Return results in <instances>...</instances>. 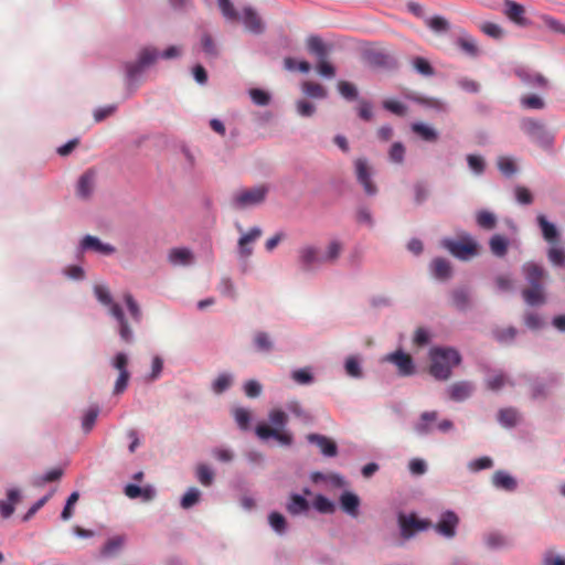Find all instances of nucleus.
Instances as JSON below:
<instances>
[{"mask_svg":"<svg viewBox=\"0 0 565 565\" xmlns=\"http://www.w3.org/2000/svg\"><path fill=\"white\" fill-rule=\"evenodd\" d=\"M268 422L273 428H270L267 423L259 422L255 426V435L262 441L274 439L284 447L292 446L294 435L286 429L288 425V415L282 409L275 408L268 413Z\"/></svg>","mask_w":565,"mask_h":565,"instance_id":"obj_1","label":"nucleus"},{"mask_svg":"<svg viewBox=\"0 0 565 565\" xmlns=\"http://www.w3.org/2000/svg\"><path fill=\"white\" fill-rule=\"evenodd\" d=\"M94 295L97 301L108 308L109 315L116 321V331L120 340L125 343H132L135 341V333L125 316V312L119 303L114 301L109 289L104 285L94 286Z\"/></svg>","mask_w":565,"mask_h":565,"instance_id":"obj_2","label":"nucleus"},{"mask_svg":"<svg viewBox=\"0 0 565 565\" xmlns=\"http://www.w3.org/2000/svg\"><path fill=\"white\" fill-rule=\"evenodd\" d=\"M430 375L438 381H447L452 375V369L462 361L460 352L452 347H434L429 351Z\"/></svg>","mask_w":565,"mask_h":565,"instance_id":"obj_3","label":"nucleus"},{"mask_svg":"<svg viewBox=\"0 0 565 565\" xmlns=\"http://www.w3.org/2000/svg\"><path fill=\"white\" fill-rule=\"evenodd\" d=\"M158 60V50L147 46L140 50L137 60L134 62H126L125 67V83L126 89L132 94L139 87L145 71Z\"/></svg>","mask_w":565,"mask_h":565,"instance_id":"obj_4","label":"nucleus"},{"mask_svg":"<svg viewBox=\"0 0 565 565\" xmlns=\"http://www.w3.org/2000/svg\"><path fill=\"white\" fill-rule=\"evenodd\" d=\"M521 131L539 148L547 153H554L555 132L550 130L542 119L523 117L520 120Z\"/></svg>","mask_w":565,"mask_h":565,"instance_id":"obj_5","label":"nucleus"},{"mask_svg":"<svg viewBox=\"0 0 565 565\" xmlns=\"http://www.w3.org/2000/svg\"><path fill=\"white\" fill-rule=\"evenodd\" d=\"M268 193V184H259L236 191L231 196L230 206L235 211H245L256 207L266 201Z\"/></svg>","mask_w":565,"mask_h":565,"instance_id":"obj_6","label":"nucleus"},{"mask_svg":"<svg viewBox=\"0 0 565 565\" xmlns=\"http://www.w3.org/2000/svg\"><path fill=\"white\" fill-rule=\"evenodd\" d=\"M441 246L459 260H469L479 254V244L470 235L465 234L459 239L444 238Z\"/></svg>","mask_w":565,"mask_h":565,"instance_id":"obj_7","label":"nucleus"},{"mask_svg":"<svg viewBox=\"0 0 565 565\" xmlns=\"http://www.w3.org/2000/svg\"><path fill=\"white\" fill-rule=\"evenodd\" d=\"M116 247L109 243L103 242L98 236L85 234L78 242L75 248L76 258L86 254L94 253L98 256H113L116 253Z\"/></svg>","mask_w":565,"mask_h":565,"instance_id":"obj_8","label":"nucleus"},{"mask_svg":"<svg viewBox=\"0 0 565 565\" xmlns=\"http://www.w3.org/2000/svg\"><path fill=\"white\" fill-rule=\"evenodd\" d=\"M562 375L557 372H547L542 377L530 379L531 398L534 401L545 399L550 390L561 383Z\"/></svg>","mask_w":565,"mask_h":565,"instance_id":"obj_9","label":"nucleus"},{"mask_svg":"<svg viewBox=\"0 0 565 565\" xmlns=\"http://www.w3.org/2000/svg\"><path fill=\"white\" fill-rule=\"evenodd\" d=\"M397 523L401 536L405 540L412 539L416 532H423L430 527V521L419 519L415 513L405 514L399 512L397 515Z\"/></svg>","mask_w":565,"mask_h":565,"instance_id":"obj_10","label":"nucleus"},{"mask_svg":"<svg viewBox=\"0 0 565 565\" xmlns=\"http://www.w3.org/2000/svg\"><path fill=\"white\" fill-rule=\"evenodd\" d=\"M381 361L395 365L397 369V375L401 377H409L415 375L417 372L413 358L402 349L385 354Z\"/></svg>","mask_w":565,"mask_h":565,"instance_id":"obj_11","label":"nucleus"},{"mask_svg":"<svg viewBox=\"0 0 565 565\" xmlns=\"http://www.w3.org/2000/svg\"><path fill=\"white\" fill-rule=\"evenodd\" d=\"M363 58L365 63L374 68V70H383V71H396L398 70V62L397 58L382 50H365L363 52Z\"/></svg>","mask_w":565,"mask_h":565,"instance_id":"obj_12","label":"nucleus"},{"mask_svg":"<svg viewBox=\"0 0 565 565\" xmlns=\"http://www.w3.org/2000/svg\"><path fill=\"white\" fill-rule=\"evenodd\" d=\"M354 172L358 183L363 188L367 196H375L379 192L372 180V169L366 158L361 157L354 160Z\"/></svg>","mask_w":565,"mask_h":565,"instance_id":"obj_13","label":"nucleus"},{"mask_svg":"<svg viewBox=\"0 0 565 565\" xmlns=\"http://www.w3.org/2000/svg\"><path fill=\"white\" fill-rule=\"evenodd\" d=\"M459 516L452 510H446L440 513L436 524L431 525L434 530L445 539H454L457 534Z\"/></svg>","mask_w":565,"mask_h":565,"instance_id":"obj_14","label":"nucleus"},{"mask_svg":"<svg viewBox=\"0 0 565 565\" xmlns=\"http://www.w3.org/2000/svg\"><path fill=\"white\" fill-rule=\"evenodd\" d=\"M298 262L300 269L303 273H312L319 265L322 264L321 255L316 246H303L298 252Z\"/></svg>","mask_w":565,"mask_h":565,"instance_id":"obj_15","label":"nucleus"},{"mask_svg":"<svg viewBox=\"0 0 565 565\" xmlns=\"http://www.w3.org/2000/svg\"><path fill=\"white\" fill-rule=\"evenodd\" d=\"M97 173L94 169H88L82 173L77 180L75 194L82 201H87L92 198L96 186Z\"/></svg>","mask_w":565,"mask_h":565,"instance_id":"obj_16","label":"nucleus"},{"mask_svg":"<svg viewBox=\"0 0 565 565\" xmlns=\"http://www.w3.org/2000/svg\"><path fill=\"white\" fill-rule=\"evenodd\" d=\"M535 221L543 239L548 244V246L553 244H562V233L555 223L547 220L544 214H539Z\"/></svg>","mask_w":565,"mask_h":565,"instance_id":"obj_17","label":"nucleus"},{"mask_svg":"<svg viewBox=\"0 0 565 565\" xmlns=\"http://www.w3.org/2000/svg\"><path fill=\"white\" fill-rule=\"evenodd\" d=\"M306 439L309 444L316 445L323 457L333 458L339 452L337 443L328 436L311 433L306 436Z\"/></svg>","mask_w":565,"mask_h":565,"instance_id":"obj_18","label":"nucleus"},{"mask_svg":"<svg viewBox=\"0 0 565 565\" xmlns=\"http://www.w3.org/2000/svg\"><path fill=\"white\" fill-rule=\"evenodd\" d=\"M340 509L349 516L355 519L360 514L361 499L350 490H344L339 497Z\"/></svg>","mask_w":565,"mask_h":565,"instance_id":"obj_19","label":"nucleus"},{"mask_svg":"<svg viewBox=\"0 0 565 565\" xmlns=\"http://www.w3.org/2000/svg\"><path fill=\"white\" fill-rule=\"evenodd\" d=\"M475 392V384L470 381H459L447 387L449 399L456 403L467 401Z\"/></svg>","mask_w":565,"mask_h":565,"instance_id":"obj_20","label":"nucleus"},{"mask_svg":"<svg viewBox=\"0 0 565 565\" xmlns=\"http://www.w3.org/2000/svg\"><path fill=\"white\" fill-rule=\"evenodd\" d=\"M242 21L245 29L255 35H259L265 32V24L262 18L252 7H245L243 9Z\"/></svg>","mask_w":565,"mask_h":565,"instance_id":"obj_21","label":"nucleus"},{"mask_svg":"<svg viewBox=\"0 0 565 565\" xmlns=\"http://www.w3.org/2000/svg\"><path fill=\"white\" fill-rule=\"evenodd\" d=\"M437 418L438 413L436 411L422 413L418 420L413 425L416 435L420 437L430 435L434 431Z\"/></svg>","mask_w":565,"mask_h":565,"instance_id":"obj_22","label":"nucleus"},{"mask_svg":"<svg viewBox=\"0 0 565 565\" xmlns=\"http://www.w3.org/2000/svg\"><path fill=\"white\" fill-rule=\"evenodd\" d=\"M503 6V13L513 23L520 26H527L531 24V22L524 17L525 9L521 3H518L513 0H505Z\"/></svg>","mask_w":565,"mask_h":565,"instance_id":"obj_23","label":"nucleus"},{"mask_svg":"<svg viewBox=\"0 0 565 565\" xmlns=\"http://www.w3.org/2000/svg\"><path fill=\"white\" fill-rule=\"evenodd\" d=\"M522 274L531 287H537L543 286L542 279L545 277L546 271L543 266L534 262H527L522 265Z\"/></svg>","mask_w":565,"mask_h":565,"instance_id":"obj_24","label":"nucleus"},{"mask_svg":"<svg viewBox=\"0 0 565 565\" xmlns=\"http://www.w3.org/2000/svg\"><path fill=\"white\" fill-rule=\"evenodd\" d=\"M124 493L129 499L140 498L145 502L152 501L157 495V491L153 486L146 484L143 487H140L136 483L126 484L124 488Z\"/></svg>","mask_w":565,"mask_h":565,"instance_id":"obj_25","label":"nucleus"},{"mask_svg":"<svg viewBox=\"0 0 565 565\" xmlns=\"http://www.w3.org/2000/svg\"><path fill=\"white\" fill-rule=\"evenodd\" d=\"M492 486L498 490L514 492L518 489V480L505 470H497L491 478Z\"/></svg>","mask_w":565,"mask_h":565,"instance_id":"obj_26","label":"nucleus"},{"mask_svg":"<svg viewBox=\"0 0 565 565\" xmlns=\"http://www.w3.org/2000/svg\"><path fill=\"white\" fill-rule=\"evenodd\" d=\"M451 303L459 311H467L471 302V289L468 286H459L450 292Z\"/></svg>","mask_w":565,"mask_h":565,"instance_id":"obj_27","label":"nucleus"},{"mask_svg":"<svg viewBox=\"0 0 565 565\" xmlns=\"http://www.w3.org/2000/svg\"><path fill=\"white\" fill-rule=\"evenodd\" d=\"M429 268L431 271V275L437 280H448L452 276V267L448 259L443 257H435L430 264Z\"/></svg>","mask_w":565,"mask_h":565,"instance_id":"obj_28","label":"nucleus"},{"mask_svg":"<svg viewBox=\"0 0 565 565\" xmlns=\"http://www.w3.org/2000/svg\"><path fill=\"white\" fill-rule=\"evenodd\" d=\"M21 491L17 488L7 490V499L0 500V515L3 519H9L15 510V504L21 500Z\"/></svg>","mask_w":565,"mask_h":565,"instance_id":"obj_29","label":"nucleus"},{"mask_svg":"<svg viewBox=\"0 0 565 565\" xmlns=\"http://www.w3.org/2000/svg\"><path fill=\"white\" fill-rule=\"evenodd\" d=\"M286 510L291 515L307 514L310 510V503L302 494L291 493Z\"/></svg>","mask_w":565,"mask_h":565,"instance_id":"obj_30","label":"nucleus"},{"mask_svg":"<svg viewBox=\"0 0 565 565\" xmlns=\"http://www.w3.org/2000/svg\"><path fill=\"white\" fill-rule=\"evenodd\" d=\"M331 49V45L326 44L319 35H310L307 39V50L317 60L328 58Z\"/></svg>","mask_w":565,"mask_h":565,"instance_id":"obj_31","label":"nucleus"},{"mask_svg":"<svg viewBox=\"0 0 565 565\" xmlns=\"http://www.w3.org/2000/svg\"><path fill=\"white\" fill-rule=\"evenodd\" d=\"M456 46L467 56L477 57L480 54L477 41L467 32H462L455 42Z\"/></svg>","mask_w":565,"mask_h":565,"instance_id":"obj_32","label":"nucleus"},{"mask_svg":"<svg viewBox=\"0 0 565 565\" xmlns=\"http://www.w3.org/2000/svg\"><path fill=\"white\" fill-rule=\"evenodd\" d=\"M168 260L173 266H189L193 263L194 255L186 247H175L169 252Z\"/></svg>","mask_w":565,"mask_h":565,"instance_id":"obj_33","label":"nucleus"},{"mask_svg":"<svg viewBox=\"0 0 565 565\" xmlns=\"http://www.w3.org/2000/svg\"><path fill=\"white\" fill-rule=\"evenodd\" d=\"M515 75L527 86L541 88L547 86V79L540 73H531L525 68H516Z\"/></svg>","mask_w":565,"mask_h":565,"instance_id":"obj_34","label":"nucleus"},{"mask_svg":"<svg viewBox=\"0 0 565 565\" xmlns=\"http://www.w3.org/2000/svg\"><path fill=\"white\" fill-rule=\"evenodd\" d=\"M343 367L349 377L356 380L364 377L362 358L358 354L347 356L343 363Z\"/></svg>","mask_w":565,"mask_h":565,"instance_id":"obj_35","label":"nucleus"},{"mask_svg":"<svg viewBox=\"0 0 565 565\" xmlns=\"http://www.w3.org/2000/svg\"><path fill=\"white\" fill-rule=\"evenodd\" d=\"M520 415L516 408H500L497 414L498 423L504 428H514L519 424Z\"/></svg>","mask_w":565,"mask_h":565,"instance_id":"obj_36","label":"nucleus"},{"mask_svg":"<svg viewBox=\"0 0 565 565\" xmlns=\"http://www.w3.org/2000/svg\"><path fill=\"white\" fill-rule=\"evenodd\" d=\"M411 129L426 142H435L439 137V134L435 128L422 121L413 122L411 125Z\"/></svg>","mask_w":565,"mask_h":565,"instance_id":"obj_37","label":"nucleus"},{"mask_svg":"<svg viewBox=\"0 0 565 565\" xmlns=\"http://www.w3.org/2000/svg\"><path fill=\"white\" fill-rule=\"evenodd\" d=\"M64 475V470L61 467H56L47 470L42 475H36L32 478V486L36 488L44 487L46 483L58 481Z\"/></svg>","mask_w":565,"mask_h":565,"instance_id":"obj_38","label":"nucleus"},{"mask_svg":"<svg viewBox=\"0 0 565 565\" xmlns=\"http://www.w3.org/2000/svg\"><path fill=\"white\" fill-rule=\"evenodd\" d=\"M519 330L515 327L495 328L492 330L493 339L502 345H512Z\"/></svg>","mask_w":565,"mask_h":565,"instance_id":"obj_39","label":"nucleus"},{"mask_svg":"<svg viewBox=\"0 0 565 565\" xmlns=\"http://www.w3.org/2000/svg\"><path fill=\"white\" fill-rule=\"evenodd\" d=\"M526 305L531 307L541 306L545 302L544 286L531 287L522 291Z\"/></svg>","mask_w":565,"mask_h":565,"instance_id":"obj_40","label":"nucleus"},{"mask_svg":"<svg viewBox=\"0 0 565 565\" xmlns=\"http://www.w3.org/2000/svg\"><path fill=\"white\" fill-rule=\"evenodd\" d=\"M467 166L475 177H481L487 169L486 159L481 154L469 153L466 156Z\"/></svg>","mask_w":565,"mask_h":565,"instance_id":"obj_41","label":"nucleus"},{"mask_svg":"<svg viewBox=\"0 0 565 565\" xmlns=\"http://www.w3.org/2000/svg\"><path fill=\"white\" fill-rule=\"evenodd\" d=\"M200 45H201L202 52L204 53V55L207 58L214 60V58L218 57L220 51L217 49V45H216L214 39L212 38V35L210 33H207V32L202 33L201 39H200Z\"/></svg>","mask_w":565,"mask_h":565,"instance_id":"obj_42","label":"nucleus"},{"mask_svg":"<svg viewBox=\"0 0 565 565\" xmlns=\"http://www.w3.org/2000/svg\"><path fill=\"white\" fill-rule=\"evenodd\" d=\"M489 246L494 256L504 257L508 253L509 239L502 235L494 234L490 237Z\"/></svg>","mask_w":565,"mask_h":565,"instance_id":"obj_43","label":"nucleus"},{"mask_svg":"<svg viewBox=\"0 0 565 565\" xmlns=\"http://www.w3.org/2000/svg\"><path fill=\"white\" fill-rule=\"evenodd\" d=\"M312 507L316 511L322 514H332L337 510L334 501L321 493L315 497Z\"/></svg>","mask_w":565,"mask_h":565,"instance_id":"obj_44","label":"nucleus"},{"mask_svg":"<svg viewBox=\"0 0 565 565\" xmlns=\"http://www.w3.org/2000/svg\"><path fill=\"white\" fill-rule=\"evenodd\" d=\"M233 384V375L228 372H223L212 382L211 388L214 394L221 395L225 393Z\"/></svg>","mask_w":565,"mask_h":565,"instance_id":"obj_45","label":"nucleus"},{"mask_svg":"<svg viewBox=\"0 0 565 565\" xmlns=\"http://www.w3.org/2000/svg\"><path fill=\"white\" fill-rule=\"evenodd\" d=\"M201 498L202 492L198 488L191 487L181 497L180 507L184 510H190L201 501Z\"/></svg>","mask_w":565,"mask_h":565,"instance_id":"obj_46","label":"nucleus"},{"mask_svg":"<svg viewBox=\"0 0 565 565\" xmlns=\"http://www.w3.org/2000/svg\"><path fill=\"white\" fill-rule=\"evenodd\" d=\"M547 258L553 266L565 267V247L561 244L550 245L547 248Z\"/></svg>","mask_w":565,"mask_h":565,"instance_id":"obj_47","label":"nucleus"},{"mask_svg":"<svg viewBox=\"0 0 565 565\" xmlns=\"http://www.w3.org/2000/svg\"><path fill=\"white\" fill-rule=\"evenodd\" d=\"M195 477L203 487H211L215 479V473L206 463L198 465L195 469Z\"/></svg>","mask_w":565,"mask_h":565,"instance_id":"obj_48","label":"nucleus"},{"mask_svg":"<svg viewBox=\"0 0 565 565\" xmlns=\"http://www.w3.org/2000/svg\"><path fill=\"white\" fill-rule=\"evenodd\" d=\"M124 542H125V540L120 535L109 539L102 547L100 555L103 557L115 556L121 550Z\"/></svg>","mask_w":565,"mask_h":565,"instance_id":"obj_49","label":"nucleus"},{"mask_svg":"<svg viewBox=\"0 0 565 565\" xmlns=\"http://www.w3.org/2000/svg\"><path fill=\"white\" fill-rule=\"evenodd\" d=\"M124 300L127 307V310L131 317L132 322L136 324H139L142 320V311L137 302V300L134 298V296L129 292L124 295Z\"/></svg>","mask_w":565,"mask_h":565,"instance_id":"obj_50","label":"nucleus"},{"mask_svg":"<svg viewBox=\"0 0 565 565\" xmlns=\"http://www.w3.org/2000/svg\"><path fill=\"white\" fill-rule=\"evenodd\" d=\"M99 412V406L93 405L84 413L82 417V429L85 434L90 433L92 429L94 428Z\"/></svg>","mask_w":565,"mask_h":565,"instance_id":"obj_51","label":"nucleus"},{"mask_svg":"<svg viewBox=\"0 0 565 565\" xmlns=\"http://www.w3.org/2000/svg\"><path fill=\"white\" fill-rule=\"evenodd\" d=\"M268 523L278 535H284L287 532V520L280 512H270L268 514Z\"/></svg>","mask_w":565,"mask_h":565,"instance_id":"obj_52","label":"nucleus"},{"mask_svg":"<svg viewBox=\"0 0 565 565\" xmlns=\"http://www.w3.org/2000/svg\"><path fill=\"white\" fill-rule=\"evenodd\" d=\"M253 343L258 352L268 353L274 349V343L269 334L265 331H258L255 333Z\"/></svg>","mask_w":565,"mask_h":565,"instance_id":"obj_53","label":"nucleus"},{"mask_svg":"<svg viewBox=\"0 0 565 565\" xmlns=\"http://www.w3.org/2000/svg\"><path fill=\"white\" fill-rule=\"evenodd\" d=\"M234 419L238 426V428L243 431H247L250 428L252 414L245 407H236L233 411Z\"/></svg>","mask_w":565,"mask_h":565,"instance_id":"obj_54","label":"nucleus"},{"mask_svg":"<svg viewBox=\"0 0 565 565\" xmlns=\"http://www.w3.org/2000/svg\"><path fill=\"white\" fill-rule=\"evenodd\" d=\"M476 222L483 230H493L497 225V216L490 211L480 210L476 214Z\"/></svg>","mask_w":565,"mask_h":565,"instance_id":"obj_55","label":"nucleus"},{"mask_svg":"<svg viewBox=\"0 0 565 565\" xmlns=\"http://www.w3.org/2000/svg\"><path fill=\"white\" fill-rule=\"evenodd\" d=\"M290 377L299 385H310L315 382L312 370L309 366L291 371Z\"/></svg>","mask_w":565,"mask_h":565,"instance_id":"obj_56","label":"nucleus"},{"mask_svg":"<svg viewBox=\"0 0 565 565\" xmlns=\"http://www.w3.org/2000/svg\"><path fill=\"white\" fill-rule=\"evenodd\" d=\"M412 65H413V68L415 70V72L423 76L430 77V76L435 75V68L433 67L430 62L425 57H422V56L414 57L412 60Z\"/></svg>","mask_w":565,"mask_h":565,"instance_id":"obj_57","label":"nucleus"},{"mask_svg":"<svg viewBox=\"0 0 565 565\" xmlns=\"http://www.w3.org/2000/svg\"><path fill=\"white\" fill-rule=\"evenodd\" d=\"M286 408L301 422L309 424L312 422V416L302 407L300 402L294 399L286 403Z\"/></svg>","mask_w":565,"mask_h":565,"instance_id":"obj_58","label":"nucleus"},{"mask_svg":"<svg viewBox=\"0 0 565 565\" xmlns=\"http://www.w3.org/2000/svg\"><path fill=\"white\" fill-rule=\"evenodd\" d=\"M415 205H423L430 195L429 186L424 181H418L413 185Z\"/></svg>","mask_w":565,"mask_h":565,"instance_id":"obj_59","label":"nucleus"},{"mask_svg":"<svg viewBox=\"0 0 565 565\" xmlns=\"http://www.w3.org/2000/svg\"><path fill=\"white\" fill-rule=\"evenodd\" d=\"M426 25L436 33H446L450 29L449 21L441 15L427 18Z\"/></svg>","mask_w":565,"mask_h":565,"instance_id":"obj_60","label":"nucleus"},{"mask_svg":"<svg viewBox=\"0 0 565 565\" xmlns=\"http://www.w3.org/2000/svg\"><path fill=\"white\" fill-rule=\"evenodd\" d=\"M493 466V459L489 456H482L472 459L467 463V468L470 472H479L481 470L491 469Z\"/></svg>","mask_w":565,"mask_h":565,"instance_id":"obj_61","label":"nucleus"},{"mask_svg":"<svg viewBox=\"0 0 565 565\" xmlns=\"http://www.w3.org/2000/svg\"><path fill=\"white\" fill-rule=\"evenodd\" d=\"M302 90L310 98L323 99L327 97L326 88L318 83L305 82Z\"/></svg>","mask_w":565,"mask_h":565,"instance_id":"obj_62","label":"nucleus"},{"mask_svg":"<svg viewBox=\"0 0 565 565\" xmlns=\"http://www.w3.org/2000/svg\"><path fill=\"white\" fill-rule=\"evenodd\" d=\"M218 292L231 300H236L237 292L233 280L230 277H223L217 285Z\"/></svg>","mask_w":565,"mask_h":565,"instance_id":"obj_63","label":"nucleus"},{"mask_svg":"<svg viewBox=\"0 0 565 565\" xmlns=\"http://www.w3.org/2000/svg\"><path fill=\"white\" fill-rule=\"evenodd\" d=\"M338 90L340 95L349 102L355 100L359 97V90L356 86L347 81L339 82Z\"/></svg>","mask_w":565,"mask_h":565,"instance_id":"obj_64","label":"nucleus"}]
</instances>
